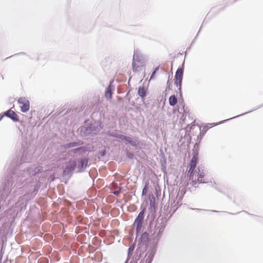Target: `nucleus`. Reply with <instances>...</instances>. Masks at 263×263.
Returning a JSON list of instances; mask_svg holds the SVG:
<instances>
[{
    "label": "nucleus",
    "instance_id": "f257e3e1",
    "mask_svg": "<svg viewBox=\"0 0 263 263\" xmlns=\"http://www.w3.org/2000/svg\"><path fill=\"white\" fill-rule=\"evenodd\" d=\"M145 209H143L139 214L137 217L136 218L134 225L136 227V231L139 233L142 227V223L144 219V214Z\"/></svg>",
    "mask_w": 263,
    "mask_h": 263
},
{
    "label": "nucleus",
    "instance_id": "f03ea898",
    "mask_svg": "<svg viewBox=\"0 0 263 263\" xmlns=\"http://www.w3.org/2000/svg\"><path fill=\"white\" fill-rule=\"evenodd\" d=\"M198 161V155L195 154L190 163V168L188 171V173L189 174V177L190 179H193V174L194 173L195 169L196 167V165Z\"/></svg>",
    "mask_w": 263,
    "mask_h": 263
},
{
    "label": "nucleus",
    "instance_id": "7ed1b4c3",
    "mask_svg": "<svg viewBox=\"0 0 263 263\" xmlns=\"http://www.w3.org/2000/svg\"><path fill=\"white\" fill-rule=\"evenodd\" d=\"M183 73V69L182 68H178L175 73V84L179 90L181 89Z\"/></svg>",
    "mask_w": 263,
    "mask_h": 263
},
{
    "label": "nucleus",
    "instance_id": "20e7f679",
    "mask_svg": "<svg viewBox=\"0 0 263 263\" xmlns=\"http://www.w3.org/2000/svg\"><path fill=\"white\" fill-rule=\"evenodd\" d=\"M18 103L20 105L21 110L23 112H26L29 110L30 102L25 97H20L18 99Z\"/></svg>",
    "mask_w": 263,
    "mask_h": 263
},
{
    "label": "nucleus",
    "instance_id": "39448f33",
    "mask_svg": "<svg viewBox=\"0 0 263 263\" xmlns=\"http://www.w3.org/2000/svg\"><path fill=\"white\" fill-rule=\"evenodd\" d=\"M144 66V62L140 60L136 59L135 54L133 56V69L135 72H139L142 70Z\"/></svg>",
    "mask_w": 263,
    "mask_h": 263
},
{
    "label": "nucleus",
    "instance_id": "423d86ee",
    "mask_svg": "<svg viewBox=\"0 0 263 263\" xmlns=\"http://www.w3.org/2000/svg\"><path fill=\"white\" fill-rule=\"evenodd\" d=\"M76 165L77 163L75 161H70L64 170V173L67 174L72 172L75 169Z\"/></svg>",
    "mask_w": 263,
    "mask_h": 263
},
{
    "label": "nucleus",
    "instance_id": "0eeeda50",
    "mask_svg": "<svg viewBox=\"0 0 263 263\" xmlns=\"http://www.w3.org/2000/svg\"><path fill=\"white\" fill-rule=\"evenodd\" d=\"M5 115L14 121H18V120L17 114L13 110H9L5 112Z\"/></svg>",
    "mask_w": 263,
    "mask_h": 263
},
{
    "label": "nucleus",
    "instance_id": "6e6552de",
    "mask_svg": "<svg viewBox=\"0 0 263 263\" xmlns=\"http://www.w3.org/2000/svg\"><path fill=\"white\" fill-rule=\"evenodd\" d=\"M88 161L86 159H82L80 160V163L79 165V168L80 171H82L87 165Z\"/></svg>",
    "mask_w": 263,
    "mask_h": 263
},
{
    "label": "nucleus",
    "instance_id": "1a4fd4ad",
    "mask_svg": "<svg viewBox=\"0 0 263 263\" xmlns=\"http://www.w3.org/2000/svg\"><path fill=\"white\" fill-rule=\"evenodd\" d=\"M149 204L151 208L155 209L156 208V199L154 196L152 194L149 196Z\"/></svg>",
    "mask_w": 263,
    "mask_h": 263
},
{
    "label": "nucleus",
    "instance_id": "9d476101",
    "mask_svg": "<svg viewBox=\"0 0 263 263\" xmlns=\"http://www.w3.org/2000/svg\"><path fill=\"white\" fill-rule=\"evenodd\" d=\"M146 90L145 89L144 87H140L139 88L138 94L143 99H144V98L146 96Z\"/></svg>",
    "mask_w": 263,
    "mask_h": 263
},
{
    "label": "nucleus",
    "instance_id": "9b49d317",
    "mask_svg": "<svg viewBox=\"0 0 263 263\" xmlns=\"http://www.w3.org/2000/svg\"><path fill=\"white\" fill-rule=\"evenodd\" d=\"M105 97L108 99H110L112 98V92L111 89V85H109L105 93Z\"/></svg>",
    "mask_w": 263,
    "mask_h": 263
},
{
    "label": "nucleus",
    "instance_id": "f8f14e48",
    "mask_svg": "<svg viewBox=\"0 0 263 263\" xmlns=\"http://www.w3.org/2000/svg\"><path fill=\"white\" fill-rule=\"evenodd\" d=\"M177 103V99L175 95H172L169 98V104L171 106H174Z\"/></svg>",
    "mask_w": 263,
    "mask_h": 263
},
{
    "label": "nucleus",
    "instance_id": "ddd939ff",
    "mask_svg": "<svg viewBox=\"0 0 263 263\" xmlns=\"http://www.w3.org/2000/svg\"><path fill=\"white\" fill-rule=\"evenodd\" d=\"M203 177H204L203 173L202 172H200V171L199 170V173L198 174L197 182L199 183L205 182L203 181Z\"/></svg>",
    "mask_w": 263,
    "mask_h": 263
},
{
    "label": "nucleus",
    "instance_id": "4468645a",
    "mask_svg": "<svg viewBox=\"0 0 263 263\" xmlns=\"http://www.w3.org/2000/svg\"><path fill=\"white\" fill-rule=\"evenodd\" d=\"M217 125L216 123H209L203 127V131L206 132L209 128Z\"/></svg>",
    "mask_w": 263,
    "mask_h": 263
},
{
    "label": "nucleus",
    "instance_id": "2eb2a0df",
    "mask_svg": "<svg viewBox=\"0 0 263 263\" xmlns=\"http://www.w3.org/2000/svg\"><path fill=\"white\" fill-rule=\"evenodd\" d=\"M81 143L78 142H71L66 145V147L67 148L72 147L74 146H77L78 145H81Z\"/></svg>",
    "mask_w": 263,
    "mask_h": 263
},
{
    "label": "nucleus",
    "instance_id": "dca6fc26",
    "mask_svg": "<svg viewBox=\"0 0 263 263\" xmlns=\"http://www.w3.org/2000/svg\"><path fill=\"white\" fill-rule=\"evenodd\" d=\"M159 68V66H157V67L155 68L154 71H153V72L152 73V74L151 76L150 80L155 78L156 73L157 71L158 70Z\"/></svg>",
    "mask_w": 263,
    "mask_h": 263
},
{
    "label": "nucleus",
    "instance_id": "f3484780",
    "mask_svg": "<svg viewBox=\"0 0 263 263\" xmlns=\"http://www.w3.org/2000/svg\"><path fill=\"white\" fill-rule=\"evenodd\" d=\"M122 137H123V139L126 140L127 142L129 143H132L133 142L132 139L129 137L122 136Z\"/></svg>",
    "mask_w": 263,
    "mask_h": 263
},
{
    "label": "nucleus",
    "instance_id": "a211bd4d",
    "mask_svg": "<svg viewBox=\"0 0 263 263\" xmlns=\"http://www.w3.org/2000/svg\"><path fill=\"white\" fill-rule=\"evenodd\" d=\"M148 238V234L147 233H144L141 236V239L143 240H147Z\"/></svg>",
    "mask_w": 263,
    "mask_h": 263
},
{
    "label": "nucleus",
    "instance_id": "6ab92c4d",
    "mask_svg": "<svg viewBox=\"0 0 263 263\" xmlns=\"http://www.w3.org/2000/svg\"><path fill=\"white\" fill-rule=\"evenodd\" d=\"M147 190H148V187H147V185L146 184L144 187L143 188V190H142V195H145L147 192Z\"/></svg>",
    "mask_w": 263,
    "mask_h": 263
},
{
    "label": "nucleus",
    "instance_id": "aec40b11",
    "mask_svg": "<svg viewBox=\"0 0 263 263\" xmlns=\"http://www.w3.org/2000/svg\"><path fill=\"white\" fill-rule=\"evenodd\" d=\"M185 119V117L184 116L183 114H182L181 117V118H180V120H182V122L181 123L184 122Z\"/></svg>",
    "mask_w": 263,
    "mask_h": 263
},
{
    "label": "nucleus",
    "instance_id": "412c9836",
    "mask_svg": "<svg viewBox=\"0 0 263 263\" xmlns=\"http://www.w3.org/2000/svg\"><path fill=\"white\" fill-rule=\"evenodd\" d=\"M192 182H193V185H195L196 183V180H193Z\"/></svg>",
    "mask_w": 263,
    "mask_h": 263
},
{
    "label": "nucleus",
    "instance_id": "4be33fe9",
    "mask_svg": "<svg viewBox=\"0 0 263 263\" xmlns=\"http://www.w3.org/2000/svg\"><path fill=\"white\" fill-rule=\"evenodd\" d=\"M114 194H115V195H117V194H118V192H114Z\"/></svg>",
    "mask_w": 263,
    "mask_h": 263
}]
</instances>
